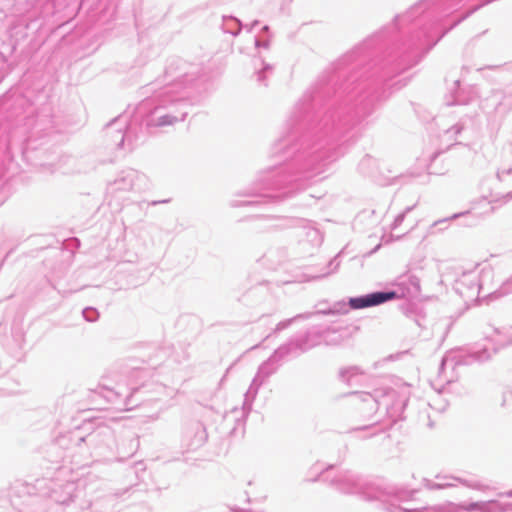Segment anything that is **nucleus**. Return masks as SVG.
I'll list each match as a JSON object with an SVG mask.
<instances>
[{
    "mask_svg": "<svg viewBox=\"0 0 512 512\" xmlns=\"http://www.w3.org/2000/svg\"><path fill=\"white\" fill-rule=\"evenodd\" d=\"M395 297L394 292H376L363 297L352 298L350 306L354 309H361L369 306L379 305Z\"/></svg>",
    "mask_w": 512,
    "mask_h": 512,
    "instance_id": "obj_1",
    "label": "nucleus"
}]
</instances>
